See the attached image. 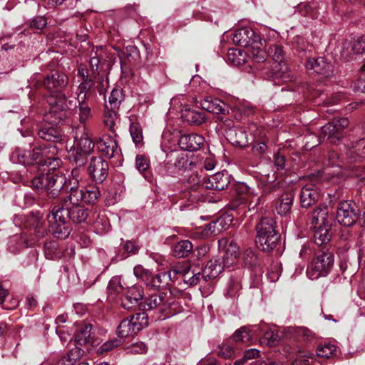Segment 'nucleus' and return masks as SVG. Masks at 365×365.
Returning <instances> with one entry per match:
<instances>
[{
  "label": "nucleus",
  "mask_w": 365,
  "mask_h": 365,
  "mask_svg": "<svg viewBox=\"0 0 365 365\" xmlns=\"http://www.w3.org/2000/svg\"><path fill=\"white\" fill-rule=\"evenodd\" d=\"M38 135L41 138L47 141H52L54 140L56 138H58L56 130L52 127L41 128V129H39Z\"/></svg>",
  "instance_id": "3c124183"
},
{
  "label": "nucleus",
  "mask_w": 365,
  "mask_h": 365,
  "mask_svg": "<svg viewBox=\"0 0 365 365\" xmlns=\"http://www.w3.org/2000/svg\"><path fill=\"white\" fill-rule=\"evenodd\" d=\"M298 337L307 343H312L315 340L316 335L307 327H298Z\"/></svg>",
  "instance_id": "864d4df0"
},
{
  "label": "nucleus",
  "mask_w": 365,
  "mask_h": 365,
  "mask_svg": "<svg viewBox=\"0 0 365 365\" xmlns=\"http://www.w3.org/2000/svg\"><path fill=\"white\" fill-rule=\"evenodd\" d=\"M281 340V336L277 331H267L260 339V344L267 346L277 345Z\"/></svg>",
  "instance_id": "c9c22d12"
},
{
  "label": "nucleus",
  "mask_w": 365,
  "mask_h": 365,
  "mask_svg": "<svg viewBox=\"0 0 365 365\" xmlns=\"http://www.w3.org/2000/svg\"><path fill=\"white\" fill-rule=\"evenodd\" d=\"M128 349L131 354H144L146 353L148 347L145 343L139 341L131 344Z\"/></svg>",
  "instance_id": "052dcab7"
},
{
  "label": "nucleus",
  "mask_w": 365,
  "mask_h": 365,
  "mask_svg": "<svg viewBox=\"0 0 365 365\" xmlns=\"http://www.w3.org/2000/svg\"><path fill=\"white\" fill-rule=\"evenodd\" d=\"M118 120V113L115 109H109L106 105V110L103 115V123L110 130L114 132V127Z\"/></svg>",
  "instance_id": "ea45409f"
},
{
  "label": "nucleus",
  "mask_w": 365,
  "mask_h": 365,
  "mask_svg": "<svg viewBox=\"0 0 365 365\" xmlns=\"http://www.w3.org/2000/svg\"><path fill=\"white\" fill-rule=\"evenodd\" d=\"M336 217L339 223L349 227L354 225L358 219L357 210L351 202L343 201L337 207Z\"/></svg>",
  "instance_id": "9d476101"
},
{
  "label": "nucleus",
  "mask_w": 365,
  "mask_h": 365,
  "mask_svg": "<svg viewBox=\"0 0 365 365\" xmlns=\"http://www.w3.org/2000/svg\"><path fill=\"white\" fill-rule=\"evenodd\" d=\"M204 137L195 133L182 135L178 140L180 147L187 151L197 150L204 145Z\"/></svg>",
  "instance_id": "dca6fc26"
},
{
  "label": "nucleus",
  "mask_w": 365,
  "mask_h": 365,
  "mask_svg": "<svg viewBox=\"0 0 365 365\" xmlns=\"http://www.w3.org/2000/svg\"><path fill=\"white\" fill-rule=\"evenodd\" d=\"M331 226L332 224L329 226H319L314 233V241L316 244L322 245L327 244L331 238Z\"/></svg>",
  "instance_id": "c756f323"
},
{
  "label": "nucleus",
  "mask_w": 365,
  "mask_h": 365,
  "mask_svg": "<svg viewBox=\"0 0 365 365\" xmlns=\"http://www.w3.org/2000/svg\"><path fill=\"white\" fill-rule=\"evenodd\" d=\"M202 269L199 266H190L189 267H176L173 268L175 274H182L183 281L190 285H196L203 279Z\"/></svg>",
  "instance_id": "ddd939ff"
},
{
  "label": "nucleus",
  "mask_w": 365,
  "mask_h": 365,
  "mask_svg": "<svg viewBox=\"0 0 365 365\" xmlns=\"http://www.w3.org/2000/svg\"><path fill=\"white\" fill-rule=\"evenodd\" d=\"M133 272L137 278L141 279L148 285V282L151 275L148 269H145L141 265H137L134 267Z\"/></svg>",
  "instance_id": "4d7b16f0"
},
{
  "label": "nucleus",
  "mask_w": 365,
  "mask_h": 365,
  "mask_svg": "<svg viewBox=\"0 0 365 365\" xmlns=\"http://www.w3.org/2000/svg\"><path fill=\"white\" fill-rule=\"evenodd\" d=\"M100 63V59L98 57H92L90 61V67L92 72V74L96 76L98 74V65Z\"/></svg>",
  "instance_id": "338daca9"
},
{
  "label": "nucleus",
  "mask_w": 365,
  "mask_h": 365,
  "mask_svg": "<svg viewBox=\"0 0 365 365\" xmlns=\"http://www.w3.org/2000/svg\"><path fill=\"white\" fill-rule=\"evenodd\" d=\"M349 48L353 54L365 53V36L354 38L349 43Z\"/></svg>",
  "instance_id": "a19ab883"
},
{
  "label": "nucleus",
  "mask_w": 365,
  "mask_h": 365,
  "mask_svg": "<svg viewBox=\"0 0 365 365\" xmlns=\"http://www.w3.org/2000/svg\"><path fill=\"white\" fill-rule=\"evenodd\" d=\"M310 222L312 225L319 226H329L333 223V217L329 215L328 208L327 207H319L312 212Z\"/></svg>",
  "instance_id": "a878e982"
},
{
  "label": "nucleus",
  "mask_w": 365,
  "mask_h": 365,
  "mask_svg": "<svg viewBox=\"0 0 365 365\" xmlns=\"http://www.w3.org/2000/svg\"><path fill=\"white\" fill-rule=\"evenodd\" d=\"M200 105L203 110L217 115L228 113V106L219 98H205L201 101Z\"/></svg>",
  "instance_id": "6ab92c4d"
},
{
  "label": "nucleus",
  "mask_w": 365,
  "mask_h": 365,
  "mask_svg": "<svg viewBox=\"0 0 365 365\" xmlns=\"http://www.w3.org/2000/svg\"><path fill=\"white\" fill-rule=\"evenodd\" d=\"M234 217L230 214L222 215L215 222V227L219 231L225 230L233 225Z\"/></svg>",
  "instance_id": "c03bdc74"
},
{
  "label": "nucleus",
  "mask_w": 365,
  "mask_h": 365,
  "mask_svg": "<svg viewBox=\"0 0 365 365\" xmlns=\"http://www.w3.org/2000/svg\"><path fill=\"white\" fill-rule=\"evenodd\" d=\"M294 195L293 193H284L281 197L279 205L277 207V212L281 215L288 214L294 202Z\"/></svg>",
  "instance_id": "72a5a7b5"
},
{
  "label": "nucleus",
  "mask_w": 365,
  "mask_h": 365,
  "mask_svg": "<svg viewBox=\"0 0 365 365\" xmlns=\"http://www.w3.org/2000/svg\"><path fill=\"white\" fill-rule=\"evenodd\" d=\"M303 141H305L304 148L306 150H311L317 145V140L313 135L305 136L303 139Z\"/></svg>",
  "instance_id": "69168bd1"
},
{
  "label": "nucleus",
  "mask_w": 365,
  "mask_h": 365,
  "mask_svg": "<svg viewBox=\"0 0 365 365\" xmlns=\"http://www.w3.org/2000/svg\"><path fill=\"white\" fill-rule=\"evenodd\" d=\"M56 150L55 147L52 146H37L32 149V160L34 164L38 165H47L51 164V160H53V163L55 165H58L60 160L57 158H53L51 154L54 153Z\"/></svg>",
  "instance_id": "9b49d317"
},
{
  "label": "nucleus",
  "mask_w": 365,
  "mask_h": 365,
  "mask_svg": "<svg viewBox=\"0 0 365 365\" xmlns=\"http://www.w3.org/2000/svg\"><path fill=\"white\" fill-rule=\"evenodd\" d=\"M346 118H334L321 128L319 138L325 139L330 143H337L343 137V130L349 125Z\"/></svg>",
  "instance_id": "1a4fd4ad"
},
{
  "label": "nucleus",
  "mask_w": 365,
  "mask_h": 365,
  "mask_svg": "<svg viewBox=\"0 0 365 365\" xmlns=\"http://www.w3.org/2000/svg\"><path fill=\"white\" fill-rule=\"evenodd\" d=\"M84 200H80L76 202L73 200H64V206L67 208V215L69 219L76 223L84 222L88 216V211L84 208L82 204Z\"/></svg>",
  "instance_id": "f8f14e48"
},
{
  "label": "nucleus",
  "mask_w": 365,
  "mask_h": 365,
  "mask_svg": "<svg viewBox=\"0 0 365 365\" xmlns=\"http://www.w3.org/2000/svg\"><path fill=\"white\" fill-rule=\"evenodd\" d=\"M176 275L174 274L173 269L172 271L160 272L154 276L151 274L148 285L154 288H163L167 286L170 281H174Z\"/></svg>",
  "instance_id": "b1692460"
},
{
  "label": "nucleus",
  "mask_w": 365,
  "mask_h": 365,
  "mask_svg": "<svg viewBox=\"0 0 365 365\" xmlns=\"http://www.w3.org/2000/svg\"><path fill=\"white\" fill-rule=\"evenodd\" d=\"M227 138L232 145L244 147L248 144L246 132L242 128H230L227 131Z\"/></svg>",
  "instance_id": "bb28decb"
},
{
  "label": "nucleus",
  "mask_w": 365,
  "mask_h": 365,
  "mask_svg": "<svg viewBox=\"0 0 365 365\" xmlns=\"http://www.w3.org/2000/svg\"><path fill=\"white\" fill-rule=\"evenodd\" d=\"M68 82L67 76L57 71L48 74L43 81L44 88L51 93L46 98L50 109L44 115V120L51 125L58 124L63 119V110L76 108V102L71 100L68 101L66 96L61 92Z\"/></svg>",
  "instance_id": "f257e3e1"
},
{
  "label": "nucleus",
  "mask_w": 365,
  "mask_h": 365,
  "mask_svg": "<svg viewBox=\"0 0 365 365\" xmlns=\"http://www.w3.org/2000/svg\"><path fill=\"white\" fill-rule=\"evenodd\" d=\"M234 354L233 349L228 345H222L220 347L218 355L224 359H229Z\"/></svg>",
  "instance_id": "e2e57ef3"
},
{
  "label": "nucleus",
  "mask_w": 365,
  "mask_h": 365,
  "mask_svg": "<svg viewBox=\"0 0 365 365\" xmlns=\"http://www.w3.org/2000/svg\"><path fill=\"white\" fill-rule=\"evenodd\" d=\"M78 73L83 80L78 87V93L89 92V89L94 83L93 80L88 78V71L85 68H79Z\"/></svg>",
  "instance_id": "e433bc0d"
},
{
  "label": "nucleus",
  "mask_w": 365,
  "mask_h": 365,
  "mask_svg": "<svg viewBox=\"0 0 365 365\" xmlns=\"http://www.w3.org/2000/svg\"><path fill=\"white\" fill-rule=\"evenodd\" d=\"M135 329L139 332L148 325V314L146 312H140L130 317Z\"/></svg>",
  "instance_id": "79ce46f5"
},
{
  "label": "nucleus",
  "mask_w": 365,
  "mask_h": 365,
  "mask_svg": "<svg viewBox=\"0 0 365 365\" xmlns=\"http://www.w3.org/2000/svg\"><path fill=\"white\" fill-rule=\"evenodd\" d=\"M120 344L121 341L116 338L108 340L100 346L98 351L101 353L110 351L120 346Z\"/></svg>",
  "instance_id": "13d9d810"
},
{
  "label": "nucleus",
  "mask_w": 365,
  "mask_h": 365,
  "mask_svg": "<svg viewBox=\"0 0 365 365\" xmlns=\"http://www.w3.org/2000/svg\"><path fill=\"white\" fill-rule=\"evenodd\" d=\"M240 255V248L237 245L233 242H230L225 249V252L222 257L223 263L227 268L235 264L238 261Z\"/></svg>",
  "instance_id": "cd10ccee"
},
{
  "label": "nucleus",
  "mask_w": 365,
  "mask_h": 365,
  "mask_svg": "<svg viewBox=\"0 0 365 365\" xmlns=\"http://www.w3.org/2000/svg\"><path fill=\"white\" fill-rule=\"evenodd\" d=\"M92 326L86 325L77 335V341L80 344L91 342Z\"/></svg>",
  "instance_id": "09e8293b"
},
{
  "label": "nucleus",
  "mask_w": 365,
  "mask_h": 365,
  "mask_svg": "<svg viewBox=\"0 0 365 365\" xmlns=\"http://www.w3.org/2000/svg\"><path fill=\"white\" fill-rule=\"evenodd\" d=\"M227 61L235 66H239L246 62L247 53L240 48H230L227 54Z\"/></svg>",
  "instance_id": "2f4dec72"
},
{
  "label": "nucleus",
  "mask_w": 365,
  "mask_h": 365,
  "mask_svg": "<svg viewBox=\"0 0 365 365\" xmlns=\"http://www.w3.org/2000/svg\"><path fill=\"white\" fill-rule=\"evenodd\" d=\"M307 70H313L315 73L328 76L331 71L332 66L322 57L317 58H309L306 62Z\"/></svg>",
  "instance_id": "412c9836"
},
{
  "label": "nucleus",
  "mask_w": 365,
  "mask_h": 365,
  "mask_svg": "<svg viewBox=\"0 0 365 365\" xmlns=\"http://www.w3.org/2000/svg\"><path fill=\"white\" fill-rule=\"evenodd\" d=\"M275 221L272 217H264L257 227L256 242L264 252L272 250L279 240V235L275 230Z\"/></svg>",
  "instance_id": "20e7f679"
},
{
  "label": "nucleus",
  "mask_w": 365,
  "mask_h": 365,
  "mask_svg": "<svg viewBox=\"0 0 365 365\" xmlns=\"http://www.w3.org/2000/svg\"><path fill=\"white\" fill-rule=\"evenodd\" d=\"M83 182L79 169L72 170L69 179H66V185L64 188L69 190V195L64 200H73L77 202L80 200H84L88 204H94L100 196V190L97 187L89 186L83 189Z\"/></svg>",
  "instance_id": "f03ea898"
},
{
  "label": "nucleus",
  "mask_w": 365,
  "mask_h": 365,
  "mask_svg": "<svg viewBox=\"0 0 365 365\" xmlns=\"http://www.w3.org/2000/svg\"><path fill=\"white\" fill-rule=\"evenodd\" d=\"M334 264V255L329 251L319 252L307 267V274L312 280L326 275Z\"/></svg>",
  "instance_id": "0eeeda50"
},
{
  "label": "nucleus",
  "mask_w": 365,
  "mask_h": 365,
  "mask_svg": "<svg viewBox=\"0 0 365 365\" xmlns=\"http://www.w3.org/2000/svg\"><path fill=\"white\" fill-rule=\"evenodd\" d=\"M316 352L319 357L329 359L336 356L337 347L334 344L324 343L317 347Z\"/></svg>",
  "instance_id": "f704fd0d"
},
{
  "label": "nucleus",
  "mask_w": 365,
  "mask_h": 365,
  "mask_svg": "<svg viewBox=\"0 0 365 365\" xmlns=\"http://www.w3.org/2000/svg\"><path fill=\"white\" fill-rule=\"evenodd\" d=\"M227 268L221 258L210 259L202 269V277L205 282L217 277L225 269Z\"/></svg>",
  "instance_id": "a211bd4d"
},
{
  "label": "nucleus",
  "mask_w": 365,
  "mask_h": 365,
  "mask_svg": "<svg viewBox=\"0 0 365 365\" xmlns=\"http://www.w3.org/2000/svg\"><path fill=\"white\" fill-rule=\"evenodd\" d=\"M93 148L94 143L87 133H83L73 144V152L78 156L91 154Z\"/></svg>",
  "instance_id": "5701e85b"
},
{
  "label": "nucleus",
  "mask_w": 365,
  "mask_h": 365,
  "mask_svg": "<svg viewBox=\"0 0 365 365\" xmlns=\"http://www.w3.org/2000/svg\"><path fill=\"white\" fill-rule=\"evenodd\" d=\"M91 92H81L77 93L76 100L78 103V120L84 125L92 117L91 108L88 103Z\"/></svg>",
  "instance_id": "f3484780"
},
{
  "label": "nucleus",
  "mask_w": 365,
  "mask_h": 365,
  "mask_svg": "<svg viewBox=\"0 0 365 365\" xmlns=\"http://www.w3.org/2000/svg\"><path fill=\"white\" fill-rule=\"evenodd\" d=\"M96 145L99 152L108 158L114 156L118 147L116 140L109 135L102 136L97 142Z\"/></svg>",
  "instance_id": "aec40b11"
},
{
  "label": "nucleus",
  "mask_w": 365,
  "mask_h": 365,
  "mask_svg": "<svg viewBox=\"0 0 365 365\" xmlns=\"http://www.w3.org/2000/svg\"><path fill=\"white\" fill-rule=\"evenodd\" d=\"M11 160L14 163H19L24 165H34L31 150L17 148L11 155Z\"/></svg>",
  "instance_id": "c85d7f7f"
},
{
  "label": "nucleus",
  "mask_w": 365,
  "mask_h": 365,
  "mask_svg": "<svg viewBox=\"0 0 365 365\" xmlns=\"http://www.w3.org/2000/svg\"><path fill=\"white\" fill-rule=\"evenodd\" d=\"M193 246L189 240H182L178 242L174 248L173 252L175 256L178 257H185L192 250Z\"/></svg>",
  "instance_id": "4c0bfd02"
},
{
  "label": "nucleus",
  "mask_w": 365,
  "mask_h": 365,
  "mask_svg": "<svg viewBox=\"0 0 365 365\" xmlns=\"http://www.w3.org/2000/svg\"><path fill=\"white\" fill-rule=\"evenodd\" d=\"M181 118L190 125H200L206 121L204 113L185 106L181 110Z\"/></svg>",
  "instance_id": "393cba45"
},
{
  "label": "nucleus",
  "mask_w": 365,
  "mask_h": 365,
  "mask_svg": "<svg viewBox=\"0 0 365 365\" xmlns=\"http://www.w3.org/2000/svg\"><path fill=\"white\" fill-rule=\"evenodd\" d=\"M130 133L133 142L138 145L143 141V133L138 124L132 123L130 127Z\"/></svg>",
  "instance_id": "5fc2aeb1"
},
{
  "label": "nucleus",
  "mask_w": 365,
  "mask_h": 365,
  "mask_svg": "<svg viewBox=\"0 0 365 365\" xmlns=\"http://www.w3.org/2000/svg\"><path fill=\"white\" fill-rule=\"evenodd\" d=\"M122 289L123 287L118 278L114 277L110 279L108 284V294L110 298L115 299Z\"/></svg>",
  "instance_id": "a18cd8bd"
},
{
  "label": "nucleus",
  "mask_w": 365,
  "mask_h": 365,
  "mask_svg": "<svg viewBox=\"0 0 365 365\" xmlns=\"http://www.w3.org/2000/svg\"><path fill=\"white\" fill-rule=\"evenodd\" d=\"M209 183L210 185L207 187L210 189L222 190L227 187L229 180L227 175L222 173H217L210 178Z\"/></svg>",
  "instance_id": "7c9ffc66"
},
{
  "label": "nucleus",
  "mask_w": 365,
  "mask_h": 365,
  "mask_svg": "<svg viewBox=\"0 0 365 365\" xmlns=\"http://www.w3.org/2000/svg\"><path fill=\"white\" fill-rule=\"evenodd\" d=\"M259 356V351L258 349H254V348L247 350L243 355V356H244L245 359H246V361L257 358Z\"/></svg>",
  "instance_id": "774afa93"
},
{
  "label": "nucleus",
  "mask_w": 365,
  "mask_h": 365,
  "mask_svg": "<svg viewBox=\"0 0 365 365\" xmlns=\"http://www.w3.org/2000/svg\"><path fill=\"white\" fill-rule=\"evenodd\" d=\"M232 40L236 44L247 48L256 62L260 63L266 60L267 54L261 38L252 29L245 27L237 29L234 34Z\"/></svg>",
  "instance_id": "7ed1b4c3"
},
{
  "label": "nucleus",
  "mask_w": 365,
  "mask_h": 365,
  "mask_svg": "<svg viewBox=\"0 0 365 365\" xmlns=\"http://www.w3.org/2000/svg\"><path fill=\"white\" fill-rule=\"evenodd\" d=\"M94 227L96 232L99 234H102L109 230V224L107 219L96 220L94 222Z\"/></svg>",
  "instance_id": "bf43d9fd"
},
{
  "label": "nucleus",
  "mask_w": 365,
  "mask_h": 365,
  "mask_svg": "<svg viewBox=\"0 0 365 365\" xmlns=\"http://www.w3.org/2000/svg\"><path fill=\"white\" fill-rule=\"evenodd\" d=\"M32 187L39 191H45L51 198L57 197L66 185V178L63 174H43L31 181Z\"/></svg>",
  "instance_id": "39448f33"
},
{
  "label": "nucleus",
  "mask_w": 365,
  "mask_h": 365,
  "mask_svg": "<svg viewBox=\"0 0 365 365\" xmlns=\"http://www.w3.org/2000/svg\"><path fill=\"white\" fill-rule=\"evenodd\" d=\"M269 54L275 62L273 74L282 77L289 71L287 63L284 61V51L280 46L272 45L269 48Z\"/></svg>",
  "instance_id": "2eb2a0df"
},
{
  "label": "nucleus",
  "mask_w": 365,
  "mask_h": 365,
  "mask_svg": "<svg viewBox=\"0 0 365 365\" xmlns=\"http://www.w3.org/2000/svg\"><path fill=\"white\" fill-rule=\"evenodd\" d=\"M82 356V350L78 347L72 349L67 356H65L68 362H71L73 365L81 359Z\"/></svg>",
  "instance_id": "680f3d73"
},
{
  "label": "nucleus",
  "mask_w": 365,
  "mask_h": 365,
  "mask_svg": "<svg viewBox=\"0 0 365 365\" xmlns=\"http://www.w3.org/2000/svg\"><path fill=\"white\" fill-rule=\"evenodd\" d=\"M314 354L311 351L298 350V365H313Z\"/></svg>",
  "instance_id": "603ef678"
},
{
  "label": "nucleus",
  "mask_w": 365,
  "mask_h": 365,
  "mask_svg": "<svg viewBox=\"0 0 365 365\" xmlns=\"http://www.w3.org/2000/svg\"><path fill=\"white\" fill-rule=\"evenodd\" d=\"M317 5L314 2L300 3L298 4V12L304 16H311L314 17L316 15Z\"/></svg>",
  "instance_id": "8fccbe9b"
},
{
  "label": "nucleus",
  "mask_w": 365,
  "mask_h": 365,
  "mask_svg": "<svg viewBox=\"0 0 365 365\" xmlns=\"http://www.w3.org/2000/svg\"><path fill=\"white\" fill-rule=\"evenodd\" d=\"M138 332L130 317L123 319L118 327V336L121 338L135 335Z\"/></svg>",
  "instance_id": "473e14b6"
},
{
  "label": "nucleus",
  "mask_w": 365,
  "mask_h": 365,
  "mask_svg": "<svg viewBox=\"0 0 365 365\" xmlns=\"http://www.w3.org/2000/svg\"><path fill=\"white\" fill-rule=\"evenodd\" d=\"M232 339L237 342H247L252 339V335L249 328L243 327L235 331L232 335Z\"/></svg>",
  "instance_id": "49530a36"
},
{
  "label": "nucleus",
  "mask_w": 365,
  "mask_h": 365,
  "mask_svg": "<svg viewBox=\"0 0 365 365\" xmlns=\"http://www.w3.org/2000/svg\"><path fill=\"white\" fill-rule=\"evenodd\" d=\"M143 298V289L138 286L129 287L122 300V306L125 309H132Z\"/></svg>",
  "instance_id": "4be33fe9"
},
{
  "label": "nucleus",
  "mask_w": 365,
  "mask_h": 365,
  "mask_svg": "<svg viewBox=\"0 0 365 365\" xmlns=\"http://www.w3.org/2000/svg\"><path fill=\"white\" fill-rule=\"evenodd\" d=\"M69 215L64 204L55 206L47 216L49 232L56 237H66L69 235L68 230L65 226Z\"/></svg>",
  "instance_id": "423d86ee"
},
{
  "label": "nucleus",
  "mask_w": 365,
  "mask_h": 365,
  "mask_svg": "<svg viewBox=\"0 0 365 365\" xmlns=\"http://www.w3.org/2000/svg\"><path fill=\"white\" fill-rule=\"evenodd\" d=\"M317 194L309 188H302L300 193V202L303 207H308L314 203Z\"/></svg>",
  "instance_id": "58836bf2"
},
{
  "label": "nucleus",
  "mask_w": 365,
  "mask_h": 365,
  "mask_svg": "<svg viewBox=\"0 0 365 365\" xmlns=\"http://www.w3.org/2000/svg\"><path fill=\"white\" fill-rule=\"evenodd\" d=\"M123 100L122 90L119 88H113L108 98V102L111 109H116L119 107Z\"/></svg>",
  "instance_id": "de8ad7c7"
},
{
  "label": "nucleus",
  "mask_w": 365,
  "mask_h": 365,
  "mask_svg": "<svg viewBox=\"0 0 365 365\" xmlns=\"http://www.w3.org/2000/svg\"><path fill=\"white\" fill-rule=\"evenodd\" d=\"M46 26V19L44 16H38L31 23V26L37 29H42Z\"/></svg>",
  "instance_id": "0e129e2a"
},
{
  "label": "nucleus",
  "mask_w": 365,
  "mask_h": 365,
  "mask_svg": "<svg viewBox=\"0 0 365 365\" xmlns=\"http://www.w3.org/2000/svg\"><path fill=\"white\" fill-rule=\"evenodd\" d=\"M173 305L174 301L171 297L163 292H158L145 299L143 308L145 310H153L164 314L161 319H165L175 314V311L172 310Z\"/></svg>",
  "instance_id": "6e6552de"
},
{
  "label": "nucleus",
  "mask_w": 365,
  "mask_h": 365,
  "mask_svg": "<svg viewBox=\"0 0 365 365\" xmlns=\"http://www.w3.org/2000/svg\"><path fill=\"white\" fill-rule=\"evenodd\" d=\"M340 269L342 273L345 275V277L348 276H353L359 268V264H352L349 259H344L340 262Z\"/></svg>",
  "instance_id": "37998d69"
},
{
  "label": "nucleus",
  "mask_w": 365,
  "mask_h": 365,
  "mask_svg": "<svg viewBox=\"0 0 365 365\" xmlns=\"http://www.w3.org/2000/svg\"><path fill=\"white\" fill-rule=\"evenodd\" d=\"M88 170L90 175L96 182H101L107 176L108 164L101 157L93 158Z\"/></svg>",
  "instance_id": "4468645a"
},
{
  "label": "nucleus",
  "mask_w": 365,
  "mask_h": 365,
  "mask_svg": "<svg viewBox=\"0 0 365 365\" xmlns=\"http://www.w3.org/2000/svg\"><path fill=\"white\" fill-rule=\"evenodd\" d=\"M150 167V162L147 157L138 155L135 158V168L140 173L146 171Z\"/></svg>",
  "instance_id": "6e6d98bb"
}]
</instances>
